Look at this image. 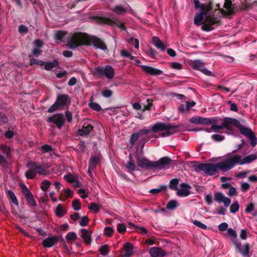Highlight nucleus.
<instances>
[{"mask_svg":"<svg viewBox=\"0 0 257 257\" xmlns=\"http://www.w3.org/2000/svg\"><path fill=\"white\" fill-rule=\"evenodd\" d=\"M99 251L101 254L103 255H106L109 252V249L108 246L104 244L101 246L99 249Z\"/></svg>","mask_w":257,"mask_h":257,"instance_id":"nucleus-44","label":"nucleus"},{"mask_svg":"<svg viewBox=\"0 0 257 257\" xmlns=\"http://www.w3.org/2000/svg\"><path fill=\"white\" fill-rule=\"evenodd\" d=\"M55 213L58 217H62L66 213V211L64 210L62 205L59 204L56 208Z\"/></svg>","mask_w":257,"mask_h":257,"instance_id":"nucleus-33","label":"nucleus"},{"mask_svg":"<svg viewBox=\"0 0 257 257\" xmlns=\"http://www.w3.org/2000/svg\"><path fill=\"white\" fill-rule=\"evenodd\" d=\"M152 44L161 51H164L166 49V46L157 37H153L152 39Z\"/></svg>","mask_w":257,"mask_h":257,"instance_id":"nucleus-22","label":"nucleus"},{"mask_svg":"<svg viewBox=\"0 0 257 257\" xmlns=\"http://www.w3.org/2000/svg\"><path fill=\"white\" fill-rule=\"evenodd\" d=\"M21 187L22 189L23 193L24 194L25 198L27 202L29 203L30 205H31L32 206H35L36 205V202L34 198V197L32 193L30 192V191L29 190V189L25 185L22 184Z\"/></svg>","mask_w":257,"mask_h":257,"instance_id":"nucleus-17","label":"nucleus"},{"mask_svg":"<svg viewBox=\"0 0 257 257\" xmlns=\"http://www.w3.org/2000/svg\"><path fill=\"white\" fill-rule=\"evenodd\" d=\"M227 235L231 237L232 243L241 254L248 255V254L249 253V244L248 243H245L244 244V248L242 249L241 247V243L237 241V233L234 229L231 228H228L227 231Z\"/></svg>","mask_w":257,"mask_h":257,"instance_id":"nucleus-8","label":"nucleus"},{"mask_svg":"<svg viewBox=\"0 0 257 257\" xmlns=\"http://www.w3.org/2000/svg\"><path fill=\"white\" fill-rule=\"evenodd\" d=\"M227 158L230 170L233 168L237 165H243L249 164L257 159V153L245 157L242 159V157L239 155L227 154Z\"/></svg>","mask_w":257,"mask_h":257,"instance_id":"nucleus-6","label":"nucleus"},{"mask_svg":"<svg viewBox=\"0 0 257 257\" xmlns=\"http://www.w3.org/2000/svg\"><path fill=\"white\" fill-rule=\"evenodd\" d=\"M123 249L126 252L123 254V257H131L133 254V246L131 243L127 242L123 244Z\"/></svg>","mask_w":257,"mask_h":257,"instance_id":"nucleus-25","label":"nucleus"},{"mask_svg":"<svg viewBox=\"0 0 257 257\" xmlns=\"http://www.w3.org/2000/svg\"><path fill=\"white\" fill-rule=\"evenodd\" d=\"M250 185L246 182H242L241 184V190L242 191L245 192L248 191L249 189Z\"/></svg>","mask_w":257,"mask_h":257,"instance_id":"nucleus-62","label":"nucleus"},{"mask_svg":"<svg viewBox=\"0 0 257 257\" xmlns=\"http://www.w3.org/2000/svg\"><path fill=\"white\" fill-rule=\"evenodd\" d=\"M214 200L219 203L223 202L225 207L229 206L231 203V200L220 192L215 193Z\"/></svg>","mask_w":257,"mask_h":257,"instance_id":"nucleus-18","label":"nucleus"},{"mask_svg":"<svg viewBox=\"0 0 257 257\" xmlns=\"http://www.w3.org/2000/svg\"><path fill=\"white\" fill-rule=\"evenodd\" d=\"M65 121V119L63 113H56L49 116V122L54 124L59 130L62 128Z\"/></svg>","mask_w":257,"mask_h":257,"instance_id":"nucleus-15","label":"nucleus"},{"mask_svg":"<svg viewBox=\"0 0 257 257\" xmlns=\"http://www.w3.org/2000/svg\"><path fill=\"white\" fill-rule=\"evenodd\" d=\"M201 116H194L189 119V121L192 123L200 124Z\"/></svg>","mask_w":257,"mask_h":257,"instance_id":"nucleus-61","label":"nucleus"},{"mask_svg":"<svg viewBox=\"0 0 257 257\" xmlns=\"http://www.w3.org/2000/svg\"><path fill=\"white\" fill-rule=\"evenodd\" d=\"M81 236L84 240V242L87 244H90L91 241V238L90 235L89 234L88 230L86 229H82L81 230Z\"/></svg>","mask_w":257,"mask_h":257,"instance_id":"nucleus-27","label":"nucleus"},{"mask_svg":"<svg viewBox=\"0 0 257 257\" xmlns=\"http://www.w3.org/2000/svg\"><path fill=\"white\" fill-rule=\"evenodd\" d=\"M41 188L43 192L41 193L39 197V203L41 207L44 209L47 205L48 200L47 194L46 192L48 189V180H45L42 182Z\"/></svg>","mask_w":257,"mask_h":257,"instance_id":"nucleus-14","label":"nucleus"},{"mask_svg":"<svg viewBox=\"0 0 257 257\" xmlns=\"http://www.w3.org/2000/svg\"><path fill=\"white\" fill-rule=\"evenodd\" d=\"M189 65L194 70H199L207 76L213 75L212 73L205 67V64L201 60H195L191 61Z\"/></svg>","mask_w":257,"mask_h":257,"instance_id":"nucleus-13","label":"nucleus"},{"mask_svg":"<svg viewBox=\"0 0 257 257\" xmlns=\"http://www.w3.org/2000/svg\"><path fill=\"white\" fill-rule=\"evenodd\" d=\"M181 189L178 190L177 192V195L181 197H186L190 195V190L191 189V186L188 184L183 183L180 184Z\"/></svg>","mask_w":257,"mask_h":257,"instance_id":"nucleus-20","label":"nucleus"},{"mask_svg":"<svg viewBox=\"0 0 257 257\" xmlns=\"http://www.w3.org/2000/svg\"><path fill=\"white\" fill-rule=\"evenodd\" d=\"M179 179L174 178L170 180L169 187L173 190H178V185Z\"/></svg>","mask_w":257,"mask_h":257,"instance_id":"nucleus-36","label":"nucleus"},{"mask_svg":"<svg viewBox=\"0 0 257 257\" xmlns=\"http://www.w3.org/2000/svg\"><path fill=\"white\" fill-rule=\"evenodd\" d=\"M147 104L144 105V108L142 110V111L143 112H144L146 110H150L151 107L153 105V103H152L153 100L152 99H147Z\"/></svg>","mask_w":257,"mask_h":257,"instance_id":"nucleus-58","label":"nucleus"},{"mask_svg":"<svg viewBox=\"0 0 257 257\" xmlns=\"http://www.w3.org/2000/svg\"><path fill=\"white\" fill-rule=\"evenodd\" d=\"M34 44L36 48L39 49L43 47V43L40 39H37L34 41Z\"/></svg>","mask_w":257,"mask_h":257,"instance_id":"nucleus-64","label":"nucleus"},{"mask_svg":"<svg viewBox=\"0 0 257 257\" xmlns=\"http://www.w3.org/2000/svg\"><path fill=\"white\" fill-rule=\"evenodd\" d=\"M113 232V228L109 226H106L104 229V234L107 236H110Z\"/></svg>","mask_w":257,"mask_h":257,"instance_id":"nucleus-51","label":"nucleus"},{"mask_svg":"<svg viewBox=\"0 0 257 257\" xmlns=\"http://www.w3.org/2000/svg\"><path fill=\"white\" fill-rule=\"evenodd\" d=\"M112 91L110 89H106L101 91L102 95L105 98H109L112 95Z\"/></svg>","mask_w":257,"mask_h":257,"instance_id":"nucleus-52","label":"nucleus"},{"mask_svg":"<svg viewBox=\"0 0 257 257\" xmlns=\"http://www.w3.org/2000/svg\"><path fill=\"white\" fill-rule=\"evenodd\" d=\"M67 46L71 50H74L81 46H92L95 49L103 51L107 50V45L102 39L96 36L82 32L73 34L68 41Z\"/></svg>","mask_w":257,"mask_h":257,"instance_id":"nucleus-2","label":"nucleus"},{"mask_svg":"<svg viewBox=\"0 0 257 257\" xmlns=\"http://www.w3.org/2000/svg\"><path fill=\"white\" fill-rule=\"evenodd\" d=\"M126 227L123 223H118L117 225V230L121 234H124L126 231Z\"/></svg>","mask_w":257,"mask_h":257,"instance_id":"nucleus-49","label":"nucleus"},{"mask_svg":"<svg viewBox=\"0 0 257 257\" xmlns=\"http://www.w3.org/2000/svg\"><path fill=\"white\" fill-rule=\"evenodd\" d=\"M149 252L152 257H164L166 255V253L163 249L158 247L151 248Z\"/></svg>","mask_w":257,"mask_h":257,"instance_id":"nucleus-21","label":"nucleus"},{"mask_svg":"<svg viewBox=\"0 0 257 257\" xmlns=\"http://www.w3.org/2000/svg\"><path fill=\"white\" fill-rule=\"evenodd\" d=\"M8 195L10 197V199L11 200V201L16 205H18L19 202L17 200L16 195L14 193V192L11 190L8 191Z\"/></svg>","mask_w":257,"mask_h":257,"instance_id":"nucleus-46","label":"nucleus"},{"mask_svg":"<svg viewBox=\"0 0 257 257\" xmlns=\"http://www.w3.org/2000/svg\"><path fill=\"white\" fill-rule=\"evenodd\" d=\"M56 101L61 106L66 105L67 102H70L69 96L67 94H59Z\"/></svg>","mask_w":257,"mask_h":257,"instance_id":"nucleus-26","label":"nucleus"},{"mask_svg":"<svg viewBox=\"0 0 257 257\" xmlns=\"http://www.w3.org/2000/svg\"><path fill=\"white\" fill-rule=\"evenodd\" d=\"M18 31L20 33H26L28 32V29L25 25H21L19 27Z\"/></svg>","mask_w":257,"mask_h":257,"instance_id":"nucleus-63","label":"nucleus"},{"mask_svg":"<svg viewBox=\"0 0 257 257\" xmlns=\"http://www.w3.org/2000/svg\"><path fill=\"white\" fill-rule=\"evenodd\" d=\"M27 167L34 168L35 170L36 174L38 173L41 175L46 174L47 169L48 168L47 165L46 166L40 165L36 162L32 161H29L27 163Z\"/></svg>","mask_w":257,"mask_h":257,"instance_id":"nucleus-16","label":"nucleus"},{"mask_svg":"<svg viewBox=\"0 0 257 257\" xmlns=\"http://www.w3.org/2000/svg\"><path fill=\"white\" fill-rule=\"evenodd\" d=\"M177 206V201L174 200H171L167 204L166 207L168 209L173 210Z\"/></svg>","mask_w":257,"mask_h":257,"instance_id":"nucleus-40","label":"nucleus"},{"mask_svg":"<svg viewBox=\"0 0 257 257\" xmlns=\"http://www.w3.org/2000/svg\"><path fill=\"white\" fill-rule=\"evenodd\" d=\"M0 148L3 153L8 158L11 155L10 148L6 145H1Z\"/></svg>","mask_w":257,"mask_h":257,"instance_id":"nucleus-43","label":"nucleus"},{"mask_svg":"<svg viewBox=\"0 0 257 257\" xmlns=\"http://www.w3.org/2000/svg\"><path fill=\"white\" fill-rule=\"evenodd\" d=\"M146 53L149 56L153 59H156V56L158 55V53L151 47H149L147 50H146Z\"/></svg>","mask_w":257,"mask_h":257,"instance_id":"nucleus-37","label":"nucleus"},{"mask_svg":"<svg viewBox=\"0 0 257 257\" xmlns=\"http://www.w3.org/2000/svg\"><path fill=\"white\" fill-rule=\"evenodd\" d=\"M72 206L74 210H79L81 209V202L80 200L78 199H74L72 201Z\"/></svg>","mask_w":257,"mask_h":257,"instance_id":"nucleus-42","label":"nucleus"},{"mask_svg":"<svg viewBox=\"0 0 257 257\" xmlns=\"http://www.w3.org/2000/svg\"><path fill=\"white\" fill-rule=\"evenodd\" d=\"M221 120V125L214 124L211 126V129L214 132H218L219 130L226 129L229 131H233V129L231 125H233L234 118L224 117L220 119Z\"/></svg>","mask_w":257,"mask_h":257,"instance_id":"nucleus-10","label":"nucleus"},{"mask_svg":"<svg viewBox=\"0 0 257 257\" xmlns=\"http://www.w3.org/2000/svg\"><path fill=\"white\" fill-rule=\"evenodd\" d=\"M30 65L33 66L34 65H37L39 66L44 65L45 69L48 70V62H44L41 60H39L35 58L30 59Z\"/></svg>","mask_w":257,"mask_h":257,"instance_id":"nucleus-28","label":"nucleus"},{"mask_svg":"<svg viewBox=\"0 0 257 257\" xmlns=\"http://www.w3.org/2000/svg\"><path fill=\"white\" fill-rule=\"evenodd\" d=\"M112 11L118 15H121L125 13L126 10L121 6H116L112 10Z\"/></svg>","mask_w":257,"mask_h":257,"instance_id":"nucleus-39","label":"nucleus"},{"mask_svg":"<svg viewBox=\"0 0 257 257\" xmlns=\"http://www.w3.org/2000/svg\"><path fill=\"white\" fill-rule=\"evenodd\" d=\"M89 221V219L88 216H84L81 218V220L79 221V225L82 227L86 226L88 225Z\"/></svg>","mask_w":257,"mask_h":257,"instance_id":"nucleus-47","label":"nucleus"},{"mask_svg":"<svg viewBox=\"0 0 257 257\" xmlns=\"http://www.w3.org/2000/svg\"><path fill=\"white\" fill-rule=\"evenodd\" d=\"M76 237V234L74 232H69L66 235V239L67 242H69L71 240H75Z\"/></svg>","mask_w":257,"mask_h":257,"instance_id":"nucleus-45","label":"nucleus"},{"mask_svg":"<svg viewBox=\"0 0 257 257\" xmlns=\"http://www.w3.org/2000/svg\"><path fill=\"white\" fill-rule=\"evenodd\" d=\"M64 179L70 183L76 182L78 178L77 176H73L71 173H69L64 177Z\"/></svg>","mask_w":257,"mask_h":257,"instance_id":"nucleus-38","label":"nucleus"},{"mask_svg":"<svg viewBox=\"0 0 257 257\" xmlns=\"http://www.w3.org/2000/svg\"><path fill=\"white\" fill-rule=\"evenodd\" d=\"M93 126L91 124L85 123L82 128L79 130V134L80 136L88 135L93 130Z\"/></svg>","mask_w":257,"mask_h":257,"instance_id":"nucleus-24","label":"nucleus"},{"mask_svg":"<svg viewBox=\"0 0 257 257\" xmlns=\"http://www.w3.org/2000/svg\"><path fill=\"white\" fill-rule=\"evenodd\" d=\"M233 125L238 128L241 135L250 140V145L252 147H254L257 145V138L250 128L241 125L240 121L235 118H234Z\"/></svg>","mask_w":257,"mask_h":257,"instance_id":"nucleus-7","label":"nucleus"},{"mask_svg":"<svg viewBox=\"0 0 257 257\" xmlns=\"http://www.w3.org/2000/svg\"><path fill=\"white\" fill-rule=\"evenodd\" d=\"M180 127V125H174L171 123L158 122L155 123L152 126L151 130L155 133L164 131L161 134V136L162 137H166L177 132Z\"/></svg>","mask_w":257,"mask_h":257,"instance_id":"nucleus-5","label":"nucleus"},{"mask_svg":"<svg viewBox=\"0 0 257 257\" xmlns=\"http://www.w3.org/2000/svg\"><path fill=\"white\" fill-rule=\"evenodd\" d=\"M168 186L167 185H160L158 188L152 189L149 190V192L154 195H156L162 191L166 192L167 191Z\"/></svg>","mask_w":257,"mask_h":257,"instance_id":"nucleus-30","label":"nucleus"},{"mask_svg":"<svg viewBox=\"0 0 257 257\" xmlns=\"http://www.w3.org/2000/svg\"><path fill=\"white\" fill-rule=\"evenodd\" d=\"M193 223L194 225L201 229H206L207 228V226L205 224H203V223L201 222L200 221H198L197 220H194Z\"/></svg>","mask_w":257,"mask_h":257,"instance_id":"nucleus-56","label":"nucleus"},{"mask_svg":"<svg viewBox=\"0 0 257 257\" xmlns=\"http://www.w3.org/2000/svg\"><path fill=\"white\" fill-rule=\"evenodd\" d=\"M100 162V159L98 157L93 156L90 158L89 162L88 171L91 173V171H93L96 167L98 163Z\"/></svg>","mask_w":257,"mask_h":257,"instance_id":"nucleus-23","label":"nucleus"},{"mask_svg":"<svg viewBox=\"0 0 257 257\" xmlns=\"http://www.w3.org/2000/svg\"><path fill=\"white\" fill-rule=\"evenodd\" d=\"M91 19L95 21L98 24H106L109 26L116 25L118 27L123 30H125L124 24L120 21H118V24L114 21L109 18L104 17L94 16L91 18Z\"/></svg>","mask_w":257,"mask_h":257,"instance_id":"nucleus-11","label":"nucleus"},{"mask_svg":"<svg viewBox=\"0 0 257 257\" xmlns=\"http://www.w3.org/2000/svg\"><path fill=\"white\" fill-rule=\"evenodd\" d=\"M193 3L195 9L197 11L194 18V23L197 26L202 24V31L210 32L220 25L221 21L214 13L219 10L225 15L226 11L220 8L219 4H217L216 8L214 9L213 0H208L205 3H201L199 0H194Z\"/></svg>","mask_w":257,"mask_h":257,"instance_id":"nucleus-1","label":"nucleus"},{"mask_svg":"<svg viewBox=\"0 0 257 257\" xmlns=\"http://www.w3.org/2000/svg\"><path fill=\"white\" fill-rule=\"evenodd\" d=\"M61 106L59 105L57 101L49 108V112H53L59 108Z\"/></svg>","mask_w":257,"mask_h":257,"instance_id":"nucleus-60","label":"nucleus"},{"mask_svg":"<svg viewBox=\"0 0 257 257\" xmlns=\"http://www.w3.org/2000/svg\"><path fill=\"white\" fill-rule=\"evenodd\" d=\"M170 66L173 69L181 70L182 68V65L181 63L178 62L170 63Z\"/></svg>","mask_w":257,"mask_h":257,"instance_id":"nucleus-54","label":"nucleus"},{"mask_svg":"<svg viewBox=\"0 0 257 257\" xmlns=\"http://www.w3.org/2000/svg\"><path fill=\"white\" fill-rule=\"evenodd\" d=\"M141 67L142 69L146 73L152 76L160 75L163 74V71L151 66L142 65Z\"/></svg>","mask_w":257,"mask_h":257,"instance_id":"nucleus-19","label":"nucleus"},{"mask_svg":"<svg viewBox=\"0 0 257 257\" xmlns=\"http://www.w3.org/2000/svg\"><path fill=\"white\" fill-rule=\"evenodd\" d=\"M150 130L143 129L140 130L138 133L133 134L131 135L130 138L131 144L132 146L134 145L136 141L138 140V139L140 137H143V139L141 141V143H143V145H144V143L150 140V138L146 136L150 133Z\"/></svg>","mask_w":257,"mask_h":257,"instance_id":"nucleus-12","label":"nucleus"},{"mask_svg":"<svg viewBox=\"0 0 257 257\" xmlns=\"http://www.w3.org/2000/svg\"><path fill=\"white\" fill-rule=\"evenodd\" d=\"M147 104L144 105V108L142 110V111L143 112H144L146 110H150L151 107L153 105V103H152L153 100L152 99H147Z\"/></svg>","mask_w":257,"mask_h":257,"instance_id":"nucleus-59","label":"nucleus"},{"mask_svg":"<svg viewBox=\"0 0 257 257\" xmlns=\"http://www.w3.org/2000/svg\"><path fill=\"white\" fill-rule=\"evenodd\" d=\"M239 205L237 201L234 202L230 206V211L232 213H235L239 210Z\"/></svg>","mask_w":257,"mask_h":257,"instance_id":"nucleus-41","label":"nucleus"},{"mask_svg":"<svg viewBox=\"0 0 257 257\" xmlns=\"http://www.w3.org/2000/svg\"><path fill=\"white\" fill-rule=\"evenodd\" d=\"M129 158L130 160L127 162L125 168L127 169V172L132 174L133 172L136 169V166L132 160V158L131 155L129 156Z\"/></svg>","mask_w":257,"mask_h":257,"instance_id":"nucleus-31","label":"nucleus"},{"mask_svg":"<svg viewBox=\"0 0 257 257\" xmlns=\"http://www.w3.org/2000/svg\"><path fill=\"white\" fill-rule=\"evenodd\" d=\"M218 169L223 172L230 170L227 157L216 164L201 163L197 166L196 171H202L207 175L213 176L218 173Z\"/></svg>","mask_w":257,"mask_h":257,"instance_id":"nucleus-4","label":"nucleus"},{"mask_svg":"<svg viewBox=\"0 0 257 257\" xmlns=\"http://www.w3.org/2000/svg\"><path fill=\"white\" fill-rule=\"evenodd\" d=\"M88 106L93 110L96 111H100L102 110L100 105L96 102L93 101V98L91 97L89 99V103Z\"/></svg>","mask_w":257,"mask_h":257,"instance_id":"nucleus-32","label":"nucleus"},{"mask_svg":"<svg viewBox=\"0 0 257 257\" xmlns=\"http://www.w3.org/2000/svg\"><path fill=\"white\" fill-rule=\"evenodd\" d=\"M93 75L98 77L105 76L107 79H112L115 74L114 69L110 65H106L105 67L98 66L95 67L91 72Z\"/></svg>","mask_w":257,"mask_h":257,"instance_id":"nucleus-9","label":"nucleus"},{"mask_svg":"<svg viewBox=\"0 0 257 257\" xmlns=\"http://www.w3.org/2000/svg\"><path fill=\"white\" fill-rule=\"evenodd\" d=\"M54 67L60 68L59 63L57 60H54L52 62L49 61V70Z\"/></svg>","mask_w":257,"mask_h":257,"instance_id":"nucleus-55","label":"nucleus"},{"mask_svg":"<svg viewBox=\"0 0 257 257\" xmlns=\"http://www.w3.org/2000/svg\"><path fill=\"white\" fill-rule=\"evenodd\" d=\"M59 240V238L56 235L49 237V247H52L54 244H56Z\"/></svg>","mask_w":257,"mask_h":257,"instance_id":"nucleus-48","label":"nucleus"},{"mask_svg":"<svg viewBox=\"0 0 257 257\" xmlns=\"http://www.w3.org/2000/svg\"><path fill=\"white\" fill-rule=\"evenodd\" d=\"M228 226V225L226 222H222L218 225V228L219 230L221 231H224L226 230H227V229H228L227 228Z\"/></svg>","mask_w":257,"mask_h":257,"instance_id":"nucleus-57","label":"nucleus"},{"mask_svg":"<svg viewBox=\"0 0 257 257\" xmlns=\"http://www.w3.org/2000/svg\"><path fill=\"white\" fill-rule=\"evenodd\" d=\"M211 139L215 142H220L224 140L225 137L218 134L213 135Z\"/></svg>","mask_w":257,"mask_h":257,"instance_id":"nucleus-53","label":"nucleus"},{"mask_svg":"<svg viewBox=\"0 0 257 257\" xmlns=\"http://www.w3.org/2000/svg\"><path fill=\"white\" fill-rule=\"evenodd\" d=\"M68 34L67 31H63L61 30L57 31L55 32V37L56 39L60 40L61 41H64L63 38Z\"/></svg>","mask_w":257,"mask_h":257,"instance_id":"nucleus-34","label":"nucleus"},{"mask_svg":"<svg viewBox=\"0 0 257 257\" xmlns=\"http://www.w3.org/2000/svg\"><path fill=\"white\" fill-rule=\"evenodd\" d=\"M136 159L138 166L144 169L162 170L170 168V164L172 160L169 157H164L158 161L153 162L146 158H140L138 154L136 155Z\"/></svg>","mask_w":257,"mask_h":257,"instance_id":"nucleus-3","label":"nucleus"},{"mask_svg":"<svg viewBox=\"0 0 257 257\" xmlns=\"http://www.w3.org/2000/svg\"><path fill=\"white\" fill-rule=\"evenodd\" d=\"M232 2L230 0H225L224 8L227 10L225 15L231 16L234 14V11L232 9Z\"/></svg>","mask_w":257,"mask_h":257,"instance_id":"nucleus-29","label":"nucleus"},{"mask_svg":"<svg viewBox=\"0 0 257 257\" xmlns=\"http://www.w3.org/2000/svg\"><path fill=\"white\" fill-rule=\"evenodd\" d=\"M100 205L95 203H92L89 206L90 210H93L95 213H97L100 209Z\"/></svg>","mask_w":257,"mask_h":257,"instance_id":"nucleus-50","label":"nucleus"},{"mask_svg":"<svg viewBox=\"0 0 257 257\" xmlns=\"http://www.w3.org/2000/svg\"><path fill=\"white\" fill-rule=\"evenodd\" d=\"M27 167L29 168V170L26 172L25 176L27 179H32L36 175L35 170L34 168L30 167Z\"/></svg>","mask_w":257,"mask_h":257,"instance_id":"nucleus-35","label":"nucleus"}]
</instances>
